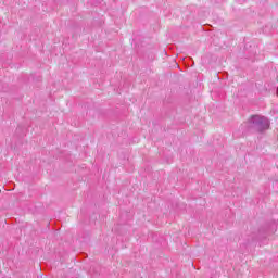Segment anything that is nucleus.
I'll list each match as a JSON object with an SVG mask.
<instances>
[{"label": "nucleus", "instance_id": "1", "mask_svg": "<svg viewBox=\"0 0 278 278\" xmlns=\"http://www.w3.org/2000/svg\"><path fill=\"white\" fill-rule=\"evenodd\" d=\"M268 127H270V121L264 116L253 115L248 121L249 131H257L258 134H262V131H266Z\"/></svg>", "mask_w": 278, "mask_h": 278}]
</instances>
